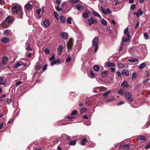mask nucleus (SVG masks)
Instances as JSON below:
<instances>
[{
  "instance_id": "nucleus-9",
  "label": "nucleus",
  "mask_w": 150,
  "mask_h": 150,
  "mask_svg": "<svg viewBox=\"0 0 150 150\" xmlns=\"http://www.w3.org/2000/svg\"><path fill=\"white\" fill-rule=\"evenodd\" d=\"M63 47L62 45L59 46L57 48L58 53L59 55H61L62 54V51L63 49Z\"/></svg>"
},
{
  "instance_id": "nucleus-14",
  "label": "nucleus",
  "mask_w": 150,
  "mask_h": 150,
  "mask_svg": "<svg viewBox=\"0 0 150 150\" xmlns=\"http://www.w3.org/2000/svg\"><path fill=\"white\" fill-rule=\"evenodd\" d=\"M9 41V39L6 37H4L1 39V42H3L4 43H7Z\"/></svg>"
},
{
  "instance_id": "nucleus-43",
  "label": "nucleus",
  "mask_w": 150,
  "mask_h": 150,
  "mask_svg": "<svg viewBox=\"0 0 150 150\" xmlns=\"http://www.w3.org/2000/svg\"><path fill=\"white\" fill-rule=\"evenodd\" d=\"M105 12H106L107 15L108 13L109 14H110L112 13L111 11L109 8H108L105 9Z\"/></svg>"
},
{
  "instance_id": "nucleus-10",
  "label": "nucleus",
  "mask_w": 150,
  "mask_h": 150,
  "mask_svg": "<svg viewBox=\"0 0 150 150\" xmlns=\"http://www.w3.org/2000/svg\"><path fill=\"white\" fill-rule=\"evenodd\" d=\"M60 35L61 38L64 39H67L68 38V34L67 33L62 32L60 34Z\"/></svg>"
},
{
  "instance_id": "nucleus-57",
  "label": "nucleus",
  "mask_w": 150,
  "mask_h": 150,
  "mask_svg": "<svg viewBox=\"0 0 150 150\" xmlns=\"http://www.w3.org/2000/svg\"><path fill=\"white\" fill-rule=\"evenodd\" d=\"M57 63V61H53L51 62L50 65L51 66H52L56 64Z\"/></svg>"
},
{
  "instance_id": "nucleus-18",
  "label": "nucleus",
  "mask_w": 150,
  "mask_h": 150,
  "mask_svg": "<svg viewBox=\"0 0 150 150\" xmlns=\"http://www.w3.org/2000/svg\"><path fill=\"white\" fill-rule=\"evenodd\" d=\"M43 24L44 25L45 27H47L50 24V22L49 20L46 19L43 21Z\"/></svg>"
},
{
  "instance_id": "nucleus-3",
  "label": "nucleus",
  "mask_w": 150,
  "mask_h": 150,
  "mask_svg": "<svg viewBox=\"0 0 150 150\" xmlns=\"http://www.w3.org/2000/svg\"><path fill=\"white\" fill-rule=\"evenodd\" d=\"M21 9V7L19 5H16L12 8V10L13 11L16 13L18 12H20Z\"/></svg>"
},
{
  "instance_id": "nucleus-46",
  "label": "nucleus",
  "mask_w": 150,
  "mask_h": 150,
  "mask_svg": "<svg viewBox=\"0 0 150 150\" xmlns=\"http://www.w3.org/2000/svg\"><path fill=\"white\" fill-rule=\"evenodd\" d=\"M77 111L76 110H74L73 111H72L71 114V115H75L76 114H77Z\"/></svg>"
},
{
  "instance_id": "nucleus-2",
  "label": "nucleus",
  "mask_w": 150,
  "mask_h": 150,
  "mask_svg": "<svg viewBox=\"0 0 150 150\" xmlns=\"http://www.w3.org/2000/svg\"><path fill=\"white\" fill-rule=\"evenodd\" d=\"M125 98L129 102L132 101V96L129 92H127L125 94Z\"/></svg>"
},
{
  "instance_id": "nucleus-36",
  "label": "nucleus",
  "mask_w": 150,
  "mask_h": 150,
  "mask_svg": "<svg viewBox=\"0 0 150 150\" xmlns=\"http://www.w3.org/2000/svg\"><path fill=\"white\" fill-rule=\"evenodd\" d=\"M101 23L104 26H106L107 25V22L106 20L102 19L101 20Z\"/></svg>"
},
{
  "instance_id": "nucleus-63",
  "label": "nucleus",
  "mask_w": 150,
  "mask_h": 150,
  "mask_svg": "<svg viewBox=\"0 0 150 150\" xmlns=\"http://www.w3.org/2000/svg\"><path fill=\"white\" fill-rule=\"evenodd\" d=\"M26 49L28 50H29L30 51L32 50V49L30 47L29 45L26 48Z\"/></svg>"
},
{
  "instance_id": "nucleus-30",
  "label": "nucleus",
  "mask_w": 150,
  "mask_h": 150,
  "mask_svg": "<svg viewBox=\"0 0 150 150\" xmlns=\"http://www.w3.org/2000/svg\"><path fill=\"white\" fill-rule=\"evenodd\" d=\"M83 16L85 18H88L89 17V15L88 13L84 12L83 13Z\"/></svg>"
},
{
  "instance_id": "nucleus-45",
  "label": "nucleus",
  "mask_w": 150,
  "mask_h": 150,
  "mask_svg": "<svg viewBox=\"0 0 150 150\" xmlns=\"http://www.w3.org/2000/svg\"><path fill=\"white\" fill-rule=\"evenodd\" d=\"M135 8V4H132L131 5L130 8V9L131 10H133Z\"/></svg>"
},
{
  "instance_id": "nucleus-34",
  "label": "nucleus",
  "mask_w": 150,
  "mask_h": 150,
  "mask_svg": "<svg viewBox=\"0 0 150 150\" xmlns=\"http://www.w3.org/2000/svg\"><path fill=\"white\" fill-rule=\"evenodd\" d=\"M72 19V17H68L67 20V23L69 24H71V20Z\"/></svg>"
},
{
  "instance_id": "nucleus-60",
  "label": "nucleus",
  "mask_w": 150,
  "mask_h": 150,
  "mask_svg": "<svg viewBox=\"0 0 150 150\" xmlns=\"http://www.w3.org/2000/svg\"><path fill=\"white\" fill-rule=\"evenodd\" d=\"M22 83V82L21 81H18L15 83V85H19Z\"/></svg>"
},
{
  "instance_id": "nucleus-41",
  "label": "nucleus",
  "mask_w": 150,
  "mask_h": 150,
  "mask_svg": "<svg viewBox=\"0 0 150 150\" xmlns=\"http://www.w3.org/2000/svg\"><path fill=\"white\" fill-rule=\"evenodd\" d=\"M65 137L67 138V139L68 140H71L70 137L68 135L66 134H64L63 135V137Z\"/></svg>"
},
{
  "instance_id": "nucleus-7",
  "label": "nucleus",
  "mask_w": 150,
  "mask_h": 150,
  "mask_svg": "<svg viewBox=\"0 0 150 150\" xmlns=\"http://www.w3.org/2000/svg\"><path fill=\"white\" fill-rule=\"evenodd\" d=\"M144 13V12L141 9H139L138 10L137 13H134V15H136L138 17H139L140 16L142 15Z\"/></svg>"
},
{
  "instance_id": "nucleus-6",
  "label": "nucleus",
  "mask_w": 150,
  "mask_h": 150,
  "mask_svg": "<svg viewBox=\"0 0 150 150\" xmlns=\"http://www.w3.org/2000/svg\"><path fill=\"white\" fill-rule=\"evenodd\" d=\"M73 46V43L71 40H69L68 43L67 47L68 48V51L69 52L71 50Z\"/></svg>"
},
{
  "instance_id": "nucleus-35",
  "label": "nucleus",
  "mask_w": 150,
  "mask_h": 150,
  "mask_svg": "<svg viewBox=\"0 0 150 150\" xmlns=\"http://www.w3.org/2000/svg\"><path fill=\"white\" fill-rule=\"evenodd\" d=\"M54 13L56 18L57 20H58L59 19V14L58 13L56 12H54Z\"/></svg>"
},
{
  "instance_id": "nucleus-25",
  "label": "nucleus",
  "mask_w": 150,
  "mask_h": 150,
  "mask_svg": "<svg viewBox=\"0 0 150 150\" xmlns=\"http://www.w3.org/2000/svg\"><path fill=\"white\" fill-rule=\"evenodd\" d=\"M129 29L128 28H126L124 30V33L125 34H126L127 36L130 35L129 32L128 31Z\"/></svg>"
},
{
  "instance_id": "nucleus-39",
  "label": "nucleus",
  "mask_w": 150,
  "mask_h": 150,
  "mask_svg": "<svg viewBox=\"0 0 150 150\" xmlns=\"http://www.w3.org/2000/svg\"><path fill=\"white\" fill-rule=\"evenodd\" d=\"M100 8L101 9V10L102 11V12L103 14L105 15H107V13H106V12H105V9L103 8L102 6H101Z\"/></svg>"
},
{
  "instance_id": "nucleus-26",
  "label": "nucleus",
  "mask_w": 150,
  "mask_h": 150,
  "mask_svg": "<svg viewBox=\"0 0 150 150\" xmlns=\"http://www.w3.org/2000/svg\"><path fill=\"white\" fill-rule=\"evenodd\" d=\"M59 19L63 23H64L66 22L65 18L62 15L60 16Z\"/></svg>"
},
{
  "instance_id": "nucleus-22",
  "label": "nucleus",
  "mask_w": 150,
  "mask_h": 150,
  "mask_svg": "<svg viewBox=\"0 0 150 150\" xmlns=\"http://www.w3.org/2000/svg\"><path fill=\"white\" fill-rule=\"evenodd\" d=\"M129 147V146L128 144H125L123 145L119 146V148L122 149H124L125 148L128 149Z\"/></svg>"
},
{
  "instance_id": "nucleus-19",
  "label": "nucleus",
  "mask_w": 150,
  "mask_h": 150,
  "mask_svg": "<svg viewBox=\"0 0 150 150\" xmlns=\"http://www.w3.org/2000/svg\"><path fill=\"white\" fill-rule=\"evenodd\" d=\"M56 9L58 11H62L64 13H67L69 11H64L63 9H62L61 8H60L59 5H57L56 7Z\"/></svg>"
},
{
  "instance_id": "nucleus-52",
  "label": "nucleus",
  "mask_w": 150,
  "mask_h": 150,
  "mask_svg": "<svg viewBox=\"0 0 150 150\" xmlns=\"http://www.w3.org/2000/svg\"><path fill=\"white\" fill-rule=\"evenodd\" d=\"M86 110V108H82L80 110V113L81 114H82L83 113V112Z\"/></svg>"
},
{
  "instance_id": "nucleus-47",
  "label": "nucleus",
  "mask_w": 150,
  "mask_h": 150,
  "mask_svg": "<svg viewBox=\"0 0 150 150\" xmlns=\"http://www.w3.org/2000/svg\"><path fill=\"white\" fill-rule=\"evenodd\" d=\"M144 148L146 149H148L150 148V141L149 143L145 146Z\"/></svg>"
},
{
  "instance_id": "nucleus-56",
  "label": "nucleus",
  "mask_w": 150,
  "mask_h": 150,
  "mask_svg": "<svg viewBox=\"0 0 150 150\" xmlns=\"http://www.w3.org/2000/svg\"><path fill=\"white\" fill-rule=\"evenodd\" d=\"M71 59V57H67L66 59V61L67 62L70 61Z\"/></svg>"
},
{
  "instance_id": "nucleus-16",
  "label": "nucleus",
  "mask_w": 150,
  "mask_h": 150,
  "mask_svg": "<svg viewBox=\"0 0 150 150\" xmlns=\"http://www.w3.org/2000/svg\"><path fill=\"white\" fill-rule=\"evenodd\" d=\"M6 21L9 23H11L13 21L12 17L11 16H8L6 19Z\"/></svg>"
},
{
  "instance_id": "nucleus-42",
  "label": "nucleus",
  "mask_w": 150,
  "mask_h": 150,
  "mask_svg": "<svg viewBox=\"0 0 150 150\" xmlns=\"http://www.w3.org/2000/svg\"><path fill=\"white\" fill-rule=\"evenodd\" d=\"M4 112L2 109H0V117H2L4 116Z\"/></svg>"
},
{
  "instance_id": "nucleus-13",
  "label": "nucleus",
  "mask_w": 150,
  "mask_h": 150,
  "mask_svg": "<svg viewBox=\"0 0 150 150\" xmlns=\"http://www.w3.org/2000/svg\"><path fill=\"white\" fill-rule=\"evenodd\" d=\"M95 16L97 17L100 18H101V16L96 11H93L91 12Z\"/></svg>"
},
{
  "instance_id": "nucleus-5",
  "label": "nucleus",
  "mask_w": 150,
  "mask_h": 150,
  "mask_svg": "<svg viewBox=\"0 0 150 150\" xmlns=\"http://www.w3.org/2000/svg\"><path fill=\"white\" fill-rule=\"evenodd\" d=\"M131 38L130 35L124 36L122 38V41L124 42H129Z\"/></svg>"
},
{
  "instance_id": "nucleus-37",
  "label": "nucleus",
  "mask_w": 150,
  "mask_h": 150,
  "mask_svg": "<svg viewBox=\"0 0 150 150\" xmlns=\"http://www.w3.org/2000/svg\"><path fill=\"white\" fill-rule=\"evenodd\" d=\"M144 38L145 39L147 40L148 39L149 37V35L147 33H144Z\"/></svg>"
},
{
  "instance_id": "nucleus-15",
  "label": "nucleus",
  "mask_w": 150,
  "mask_h": 150,
  "mask_svg": "<svg viewBox=\"0 0 150 150\" xmlns=\"http://www.w3.org/2000/svg\"><path fill=\"white\" fill-rule=\"evenodd\" d=\"M77 9L79 11H81L83 8V6L81 5H80L79 4H77L75 5Z\"/></svg>"
},
{
  "instance_id": "nucleus-12",
  "label": "nucleus",
  "mask_w": 150,
  "mask_h": 150,
  "mask_svg": "<svg viewBox=\"0 0 150 150\" xmlns=\"http://www.w3.org/2000/svg\"><path fill=\"white\" fill-rule=\"evenodd\" d=\"M126 90L124 88H121L117 91V93L120 95H123L125 92Z\"/></svg>"
},
{
  "instance_id": "nucleus-61",
  "label": "nucleus",
  "mask_w": 150,
  "mask_h": 150,
  "mask_svg": "<svg viewBox=\"0 0 150 150\" xmlns=\"http://www.w3.org/2000/svg\"><path fill=\"white\" fill-rule=\"evenodd\" d=\"M117 66L118 67L122 68L123 67V65L121 63H120L118 64Z\"/></svg>"
},
{
  "instance_id": "nucleus-31",
  "label": "nucleus",
  "mask_w": 150,
  "mask_h": 150,
  "mask_svg": "<svg viewBox=\"0 0 150 150\" xmlns=\"http://www.w3.org/2000/svg\"><path fill=\"white\" fill-rule=\"evenodd\" d=\"M76 143V141L75 140H72L69 143V145L71 146H74Z\"/></svg>"
},
{
  "instance_id": "nucleus-59",
  "label": "nucleus",
  "mask_w": 150,
  "mask_h": 150,
  "mask_svg": "<svg viewBox=\"0 0 150 150\" xmlns=\"http://www.w3.org/2000/svg\"><path fill=\"white\" fill-rule=\"evenodd\" d=\"M47 64H45L43 67V70L44 71H45L47 69Z\"/></svg>"
},
{
  "instance_id": "nucleus-8",
  "label": "nucleus",
  "mask_w": 150,
  "mask_h": 150,
  "mask_svg": "<svg viewBox=\"0 0 150 150\" xmlns=\"http://www.w3.org/2000/svg\"><path fill=\"white\" fill-rule=\"evenodd\" d=\"M121 74L122 75H125L128 76L129 75V70L127 69H124L121 72Z\"/></svg>"
},
{
  "instance_id": "nucleus-40",
  "label": "nucleus",
  "mask_w": 150,
  "mask_h": 150,
  "mask_svg": "<svg viewBox=\"0 0 150 150\" xmlns=\"http://www.w3.org/2000/svg\"><path fill=\"white\" fill-rule=\"evenodd\" d=\"M111 91L110 90H109V91H107L106 92H105L104 93V94H103V96L104 97H105V96H107L108 94L111 92Z\"/></svg>"
},
{
  "instance_id": "nucleus-54",
  "label": "nucleus",
  "mask_w": 150,
  "mask_h": 150,
  "mask_svg": "<svg viewBox=\"0 0 150 150\" xmlns=\"http://www.w3.org/2000/svg\"><path fill=\"white\" fill-rule=\"evenodd\" d=\"M79 0H69V1L72 3H76L79 2Z\"/></svg>"
},
{
  "instance_id": "nucleus-29",
  "label": "nucleus",
  "mask_w": 150,
  "mask_h": 150,
  "mask_svg": "<svg viewBox=\"0 0 150 150\" xmlns=\"http://www.w3.org/2000/svg\"><path fill=\"white\" fill-rule=\"evenodd\" d=\"M138 138L140 141L146 140V139L145 137L142 135H139L138 137Z\"/></svg>"
},
{
  "instance_id": "nucleus-11",
  "label": "nucleus",
  "mask_w": 150,
  "mask_h": 150,
  "mask_svg": "<svg viewBox=\"0 0 150 150\" xmlns=\"http://www.w3.org/2000/svg\"><path fill=\"white\" fill-rule=\"evenodd\" d=\"M121 86L123 88H128L129 86V85L126 81H123L121 83Z\"/></svg>"
},
{
  "instance_id": "nucleus-58",
  "label": "nucleus",
  "mask_w": 150,
  "mask_h": 150,
  "mask_svg": "<svg viewBox=\"0 0 150 150\" xmlns=\"http://www.w3.org/2000/svg\"><path fill=\"white\" fill-rule=\"evenodd\" d=\"M35 68L38 70H39L41 69V67L39 65H36L35 66Z\"/></svg>"
},
{
  "instance_id": "nucleus-33",
  "label": "nucleus",
  "mask_w": 150,
  "mask_h": 150,
  "mask_svg": "<svg viewBox=\"0 0 150 150\" xmlns=\"http://www.w3.org/2000/svg\"><path fill=\"white\" fill-rule=\"evenodd\" d=\"M87 141V139H86L84 138V139H83L81 141V144L83 145H85V144H86V142Z\"/></svg>"
},
{
  "instance_id": "nucleus-64",
  "label": "nucleus",
  "mask_w": 150,
  "mask_h": 150,
  "mask_svg": "<svg viewBox=\"0 0 150 150\" xmlns=\"http://www.w3.org/2000/svg\"><path fill=\"white\" fill-rule=\"evenodd\" d=\"M124 103V102L122 101H120L117 103V105H122Z\"/></svg>"
},
{
  "instance_id": "nucleus-38",
  "label": "nucleus",
  "mask_w": 150,
  "mask_h": 150,
  "mask_svg": "<svg viewBox=\"0 0 150 150\" xmlns=\"http://www.w3.org/2000/svg\"><path fill=\"white\" fill-rule=\"evenodd\" d=\"M94 69L96 71H99L100 68L98 66L95 65L93 67Z\"/></svg>"
},
{
  "instance_id": "nucleus-62",
  "label": "nucleus",
  "mask_w": 150,
  "mask_h": 150,
  "mask_svg": "<svg viewBox=\"0 0 150 150\" xmlns=\"http://www.w3.org/2000/svg\"><path fill=\"white\" fill-rule=\"evenodd\" d=\"M41 11V9H39L38 10H36V13L38 14L39 15L40 14Z\"/></svg>"
},
{
  "instance_id": "nucleus-50",
  "label": "nucleus",
  "mask_w": 150,
  "mask_h": 150,
  "mask_svg": "<svg viewBox=\"0 0 150 150\" xmlns=\"http://www.w3.org/2000/svg\"><path fill=\"white\" fill-rule=\"evenodd\" d=\"M21 66V64L19 62H17L16 64L15 65V68H17L18 67L20 66Z\"/></svg>"
},
{
  "instance_id": "nucleus-44",
  "label": "nucleus",
  "mask_w": 150,
  "mask_h": 150,
  "mask_svg": "<svg viewBox=\"0 0 150 150\" xmlns=\"http://www.w3.org/2000/svg\"><path fill=\"white\" fill-rule=\"evenodd\" d=\"M10 30H9L6 29L4 30L3 32V33L4 34H8L9 33Z\"/></svg>"
},
{
  "instance_id": "nucleus-24",
  "label": "nucleus",
  "mask_w": 150,
  "mask_h": 150,
  "mask_svg": "<svg viewBox=\"0 0 150 150\" xmlns=\"http://www.w3.org/2000/svg\"><path fill=\"white\" fill-rule=\"evenodd\" d=\"M138 76V75L136 74V73L134 72L132 74V80H134V79H136L137 78Z\"/></svg>"
},
{
  "instance_id": "nucleus-28",
  "label": "nucleus",
  "mask_w": 150,
  "mask_h": 150,
  "mask_svg": "<svg viewBox=\"0 0 150 150\" xmlns=\"http://www.w3.org/2000/svg\"><path fill=\"white\" fill-rule=\"evenodd\" d=\"M16 13L17 14L19 18H22L23 15L22 14V11L21 9V11H20V12H18Z\"/></svg>"
},
{
  "instance_id": "nucleus-27",
  "label": "nucleus",
  "mask_w": 150,
  "mask_h": 150,
  "mask_svg": "<svg viewBox=\"0 0 150 150\" xmlns=\"http://www.w3.org/2000/svg\"><path fill=\"white\" fill-rule=\"evenodd\" d=\"M138 60L137 59L134 58H132L131 59H129L128 60L129 62L130 63L134 62H137L138 61Z\"/></svg>"
},
{
  "instance_id": "nucleus-48",
  "label": "nucleus",
  "mask_w": 150,
  "mask_h": 150,
  "mask_svg": "<svg viewBox=\"0 0 150 150\" xmlns=\"http://www.w3.org/2000/svg\"><path fill=\"white\" fill-rule=\"evenodd\" d=\"M116 75L120 77H121V74L119 71H117L116 72Z\"/></svg>"
},
{
  "instance_id": "nucleus-4",
  "label": "nucleus",
  "mask_w": 150,
  "mask_h": 150,
  "mask_svg": "<svg viewBox=\"0 0 150 150\" xmlns=\"http://www.w3.org/2000/svg\"><path fill=\"white\" fill-rule=\"evenodd\" d=\"M88 24L90 25H91L93 24H96L97 23V20L94 19L93 17H91L90 19H88Z\"/></svg>"
},
{
  "instance_id": "nucleus-23",
  "label": "nucleus",
  "mask_w": 150,
  "mask_h": 150,
  "mask_svg": "<svg viewBox=\"0 0 150 150\" xmlns=\"http://www.w3.org/2000/svg\"><path fill=\"white\" fill-rule=\"evenodd\" d=\"M106 64L108 67H114L115 66V64L109 62H107Z\"/></svg>"
},
{
  "instance_id": "nucleus-49",
  "label": "nucleus",
  "mask_w": 150,
  "mask_h": 150,
  "mask_svg": "<svg viewBox=\"0 0 150 150\" xmlns=\"http://www.w3.org/2000/svg\"><path fill=\"white\" fill-rule=\"evenodd\" d=\"M88 146H90L91 147H93L95 146V144H93L91 142H90Z\"/></svg>"
},
{
  "instance_id": "nucleus-20",
  "label": "nucleus",
  "mask_w": 150,
  "mask_h": 150,
  "mask_svg": "<svg viewBox=\"0 0 150 150\" xmlns=\"http://www.w3.org/2000/svg\"><path fill=\"white\" fill-rule=\"evenodd\" d=\"M8 60V57H7L5 56L3 57L1 61V63L3 64H5L7 61Z\"/></svg>"
},
{
  "instance_id": "nucleus-1",
  "label": "nucleus",
  "mask_w": 150,
  "mask_h": 150,
  "mask_svg": "<svg viewBox=\"0 0 150 150\" xmlns=\"http://www.w3.org/2000/svg\"><path fill=\"white\" fill-rule=\"evenodd\" d=\"M99 42L98 38L96 37L92 41L93 46L95 47L94 52H96L98 49V45Z\"/></svg>"
},
{
  "instance_id": "nucleus-17",
  "label": "nucleus",
  "mask_w": 150,
  "mask_h": 150,
  "mask_svg": "<svg viewBox=\"0 0 150 150\" xmlns=\"http://www.w3.org/2000/svg\"><path fill=\"white\" fill-rule=\"evenodd\" d=\"M25 9L27 10H30L32 8V7L31 5L28 3L26 4L25 5Z\"/></svg>"
},
{
  "instance_id": "nucleus-51",
  "label": "nucleus",
  "mask_w": 150,
  "mask_h": 150,
  "mask_svg": "<svg viewBox=\"0 0 150 150\" xmlns=\"http://www.w3.org/2000/svg\"><path fill=\"white\" fill-rule=\"evenodd\" d=\"M6 101L7 103L8 104H9L12 101V100L11 99H7Z\"/></svg>"
},
{
  "instance_id": "nucleus-53",
  "label": "nucleus",
  "mask_w": 150,
  "mask_h": 150,
  "mask_svg": "<svg viewBox=\"0 0 150 150\" xmlns=\"http://www.w3.org/2000/svg\"><path fill=\"white\" fill-rule=\"evenodd\" d=\"M115 100V98H109L107 100V102H110L113 101L114 100Z\"/></svg>"
},
{
  "instance_id": "nucleus-55",
  "label": "nucleus",
  "mask_w": 150,
  "mask_h": 150,
  "mask_svg": "<svg viewBox=\"0 0 150 150\" xmlns=\"http://www.w3.org/2000/svg\"><path fill=\"white\" fill-rule=\"evenodd\" d=\"M45 52L46 54H48L49 53V50L48 48H46L45 49Z\"/></svg>"
},
{
  "instance_id": "nucleus-32",
  "label": "nucleus",
  "mask_w": 150,
  "mask_h": 150,
  "mask_svg": "<svg viewBox=\"0 0 150 150\" xmlns=\"http://www.w3.org/2000/svg\"><path fill=\"white\" fill-rule=\"evenodd\" d=\"M89 74L92 77H95L97 76V75L94 74L91 70L89 71Z\"/></svg>"
},
{
  "instance_id": "nucleus-21",
  "label": "nucleus",
  "mask_w": 150,
  "mask_h": 150,
  "mask_svg": "<svg viewBox=\"0 0 150 150\" xmlns=\"http://www.w3.org/2000/svg\"><path fill=\"white\" fill-rule=\"evenodd\" d=\"M146 65V64L145 62L141 64L139 67V68L142 69L144 68Z\"/></svg>"
}]
</instances>
